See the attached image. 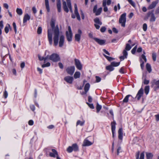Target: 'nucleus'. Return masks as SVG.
I'll list each match as a JSON object with an SVG mask.
<instances>
[{
	"instance_id": "obj_1",
	"label": "nucleus",
	"mask_w": 159,
	"mask_h": 159,
	"mask_svg": "<svg viewBox=\"0 0 159 159\" xmlns=\"http://www.w3.org/2000/svg\"><path fill=\"white\" fill-rule=\"evenodd\" d=\"M50 24L52 29L54 32L53 38L54 44L55 46H56L58 44L59 34L58 26L57 25H56L55 27V22L53 20H51Z\"/></svg>"
},
{
	"instance_id": "obj_2",
	"label": "nucleus",
	"mask_w": 159,
	"mask_h": 159,
	"mask_svg": "<svg viewBox=\"0 0 159 159\" xmlns=\"http://www.w3.org/2000/svg\"><path fill=\"white\" fill-rule=\"evenodd\" d=\"M48 59H49L53 62H56L60 60V57L59 55L57 54L53 53L51 55L49 56Z\"/></svg>"
},
{
	"instance_id": "obj_3",
	"label": "nucleus",
	"mask_w": 159,
	"mask_h": 159,
	"mask_svg": "<svg viewBox=\"0 0 159 159\" xmlns=\"http://www.w3.org/2000/svg\"><path fill=\"white\" fill-rule=\"evenodd\" d=\"M126 13L122 14L119 19V23L121 24V26L123 27L125 26V23L126 21Z\"/></svg>"
},
{
	"instance_id": "obj_4",
	"label": "nucleus",
	"mask_w": 159,
	"mask_h": 159,
	"mask_svg": "<svg viewBox=\"0 0 159 159\" xmlns=\"http://www.w3.org/2000/svg\"><path fill=\"white\" fill-rule=\"evenodd\" d=\"M68 31L66 32V34L67 40L69 42H70L72 40V33L71 27L69 26L68 27Z\"/></svg>"
},
{
	"instance_id": "obj_5",
	"label": "nucleus",
	"mask_w": 159,
	"mask_h": 159,
	"mask_svg": "<svg viewBox=\"0 0 159 159\" xmlns=\"http://www.w3.org/2000/svg\"><path fill=\"white\" fill-rule=\"evenodd\" d=\"M94 21L96 24H94V26L97 29H99L100 27L99 25H101L102 22L100 21L98 18H96L94 20Z\"/></svg>"
},
{
	"instance_id": "obj_6",
	"label": "nucleus",
	"mask_w": 159,
	"mask_h": 159,
	"mask_svg": "<svg viewBox=\"0 0 159 159\" xmlns=\"http://www.w3.org/2000/svg\"><path fill=\"white\" fill-rule=\"evenodd\" d=\"M75 70V67L74 66L68 67L66 69V71L67 73L71 75H73Z\"/></svg>"
},
{
	"instance_id": "obj_7",
	"label": "nucleus",
	"mask_w": 159,
	"mask_h": 159,
	"mask_svg": "<svg viewBox=\"0 0 159 159\" xmlns=\"http://www.w3.org/2000/svg\"><path fill=\"white\" fill-rule=\"evenodd\" d=\"M116 124V122L115 121H113L111 123V131L112 134V137L113 138L115 137Z\"/></svg>"
},
{
	"instance_id": "obj_8",
	"label": "nucleus",
	"mask_w": 159,
	"mask_h": 159,
	"mask_svg": "<svg viewBox=\"0 0 159 159\" xmlns=\"http://www.w3.org/2000/svg\"><path fill=\"white\" fill-rule=\"evenodd\" d=\"M75 64L76 67L79 70H81L82 69V66L80 61L77 59H75Z\"/></svg>"
},
{
	"instance_id": "obj_9",
	"label": "nucleus",
	"mask_w": 159,
	"mask_h": 159,
	"mask_svg": "<svg viewBox=\"0 0 159 159\" xmlns=\"http://www.w3.org/2000/svg\"><path fill=\"white\" fill-rule=\"evenodd\" d=\"M48 37L49 43L50 45H52V34L51 29L48 30Z\"/></svg>"
},
{
	"instance_id": "obj_10",
	"label": "nucleus",
	"mask_w": 159,
	"mask_h": 159,
	"mask_svg": "<svg viewBox=\"0 0 159 159\" xmlns=\"http://www.w3.org/2000/svg\"><path fill=\"white\" fill-rule=\"evenodd\" d=\"M143 89L141 88L139 90V91L135 98H136L138 100H139L141 97L143 96Z\"/></svg>"
},
{
	"instance_id": "obj_11",
	"label": "nucleus",
	"mask_w": 159,
	"mask_h": 159,
	"mask_svg": "<svg viewBox=\"0 0 159 159\" xmlns=\"http://www.w3.org/2000/svg\"><path fill=\"white\" fill-rule=\"evenodd\" d=\"M78 34H76L75 35V40L78 42H79L81 38V35L82 34V31L80 29L78 30Z\"/></svg>"
},
{
	"instance_id": "obj_12",
	"label": "nucleus",
	"mask_w": 159,
	"mask_h": 159,
	"mask_svg": "<svg viewBox=\"0 0 159 159\" xmlns=\"http://www.w3.org/2000/svg\"><path fill=\"white\" fill-rule=\"evenodd\" d=\"M65 41V37L63 35H61L60 36L59 41V46L60 47H62L64 44Z\"/></svg>"
},
{
	"instance_id": "obj_13",
	"label": "nucleus",
	"mask_w": 159,
	"mask_h": 159,
	"mask_svg": "<svg viewBox=\"0 0 159 159\" xmlns=\"http://www.w3.org/2000/svg\"><path fill=\"white\" fill-rule=\"evenodd\" d=\"M74 8H75V10H74V13L75 15L76 16L77 19L79 20H80V15L78 13V11L77 7L76 4H75L74 5Z\"/></svg>"
},
{
	"instance_id": "obj_14",
	"label": "nucleus",
	"mask_w": 159,
	"mask_h": 159,
	"mask_svg": "<svg viewBox=\"0 0 159 159\" xmlns=\"http://www.w3.org/2000/svg\"><path fill=\"white\" fill-rule=\"evenodd\" d=\"M148 16L150 17V21L154 22L155 21L156 18L155 17L154 14L152 12H149L148 14Z\"/></svg>"
},
{
	"instance_id": "obj_15",
	"label": "nucleus",
	"mask_w": 159,
	"mask_h": 159,
	"mask_svg": "<svg viewBox=\"0 0 159 159\" xmlns=\"http://www.w3.org/2000/svg\"><path fill=\"white\" fill-rule=\"evenodd\" d=\"M73 79V77L70 76H66L64 78V80L69 84H71L72 83Z\"/></svg>"
},
{
	"instance_id": "obj_16",
	"label": "nucleus",
	"mask_w": 159,
	"mask_h": 159,
	"mask_svg": "<svg viewBox=\"0 0 159 159\" xmlns=\"http://www.w3.org/2000/svg\"><path fill=\"white\" fill-rule=\"evenodd\" d=\"M94 40L100 45H103L105 44V40H104L96 38H93Z\"/></svg>"
},
{
	"instance_id": "obj_17",
	"label": "nucleus",
	"mask_w": 159,
	"mask_h": 159,
	"mask_svg": "<svg viewBox=\"0 0 159 159\" xmlns=\"http://www.w3.org/2000/svg\"><path fill=\"white\" fill-rule=\"evenodd\" d=\"M152 87H154L155 90H156L159 88V80L156 81L154 80L152 85Z\"/></svg>"
},
{
	"instance_id": "obj_18",
	"label": "nucleus",
	"mask_w": 159,
	"mask_h": 159,
	"mask_svg": "<svg viewBox=\"0 0 159 159\" xmlns=\"http://www.w3.org/2000/svg\"><path fill=\"white\" fill-rule=\"evenodd\" d=\"M52 152H50L49 153V156L51 157H55L57 155H58V152L55 149H52Z\"/></svg>"
},
{
	"instance_id": "obj_19",
	"label": "nucleus",
	"mask_w": 159,
	"mask_h": 159,
	"mask_svg": "<svg viewBox=\"0 0 159 159\" xmlns=\"http://www.w3.org/2000/svg\"><path fill=\"white\" fill-rule=\"evenodd\" d=\"M118 138L119 139L122 140L123 139V129L122 128H120L118 131Z\"/></svg>"
},
{
	"instance_id": "obj_20",
	"label": "nucleus",
	"mask_w": 159,
	"mask_h": 159,
	"mask_svg": "<svg viewBox=\"0 0 159 159\" xmlns=\"http://www.w3.org/2000/svg\"><path fill=\"white\" fill-rule=\"evenodd\" d=\"M92 144V143L91 142L87 139H85L83 142V146H89Z\"/></svg>"
},
{
	"instance_id": "obj_21",
	"label": "nucleus",
	"mask_w": 159,
	"mask_h": 159,
	"mask_svg": "<svg viewBox=\"0 0 159 159\" xmlns=\"http://www.w3.org/2000/svg\"><path fill=\"white\" fill-rule=\"evenodd\" d=\"M30 16L28 14H26L24 16L23 20V22L24 23H26L27 20H29L30 19Z\"/></svg>"
},
{
	"instance_id": "obj_22",
	"label": "nucleus",
	"mask_w": 159,
	"mask_h": 159,
	"mask_svg": "<svg viewBox=\"0 0 159 159\" xmlns=\"http://www.w3.org/2000/svg\"><path fill=\"white\" fill-rule=\"evenodd\" d=\"M158 3V2L157 1H154L152 2L151 4L149 5L148 6V9H151L154 8L156 6Z\"/></svg>"
},
{
	"instance_id": "obj_23",
	"label": "nucleus",
	"mask_w": 159,
	"mask_h": 159,
	"mask_svg": "<svg viewBox=\"0 0 159 159\" xmlns=\"http://www.w3.org/2000/svg\"><path fill=\"white\" fill-rule=\"evenodd\" d=\"M62 4L63 8L64 11L66 13H68L69 11V9L66 5V2L65 1L63 2Z\"/></svg>"
},
{
	"instance_id": "obj_24",
	"label": "nucleus",
	"mask_w": 159,
	"mask_h": 159,
	"mask_svg": "<svg viewBox=\"0 0 159 159\" xmlns=\"http://www.w3.org/2000/svg\"><path fill=\"white\" fill-rule=\"evenodd\" d=\"M57 7L58 12H59L61 11V3L60 0H57Z\"/></svg>"
},
{
	"instance_id": "obj_25",
	"label": "nucleus",
	"mask_w": 159,
	"mask_h": 159,
	"mask_svg": "<svg viewBox=\"0 0 159 159\" xmlns=\"http://www.w3.org/2000/svg\"><path fill=\"white\" fill-rule=\"evenodd\" d=\"M102 6L104 7L103 11L105 12H107L108 11V8L106 6V0H103L102 2Z\"/></svg>"
},
{
	"instance_id": "obj_26",
	"label": "nucleus",
	"mask_w": 159,
	"mask_h": 159,
	"mask_svg": "<svg viewBox=\"0 0 159 159\" xmlns=\"http://www.w3.org/2000/svg\"><path fill=\"white\" fill-rule=\"evenodd\" d=\"M66 1L67 2L68 7L69 8L70 11L71 12H72V10L70 0H66Z\"/></svg>"
},
{
	"instance_id": "obj_27",
	"label": "nucleus",
	"mask_w": 159,
	"mask_h": 159,
	"mask_svg": "<svg viewBox=\"0 0 159 159\" xmlns=\"http://www.w3.org/2000/svg\"><path fill=\"white\" fill-rule=\"evenodd\" d=\"M49 57V55H47L46 57L44 58L43 57H41L39 55H38V57L39 60L42 61L43 60H44V63L46 62L47 59H48Z\"/></svg>"
},
{
	"instance_id": "obj_28",
	"label": "nucleus",
	"mask_w": 159,
	"mask_h": 159,
	"mask_svg": "<svg viewBox=\"0 0 159 159\" xmlns=\"http://www.w3.org/2000/svg\"><path fill=\"white\" fill-rule=\"evenodd\" d=\"M72 147L73 149V150L74 151H77L79 150L78 147L76 143H74L72 144Z\"/></svg>"
},
{
	"instance_id": "obj_29",
	"label": "nucleus",
	"mask_w": 159,
	"mask_h": 159,
	"mask_svg": "<svg viewBox=\"0 0 159 159\" xmlns=\"http://www.w3.org/2000/svg\"><path fill=\"white\" fill-rule=\"evenodd\" d=\"M45 5L46 7V9L48 12L50 11V7L49 4L48 0H45Z\"/></svg>"
},
{
	"instance_id": "obj_30",
	"label": "nucleus",
	"mask_w": 159,
	"mask_h": 159,
	"mask_svg": "<svg viewBox=\"0 0 159 159\" xmlns=\"http://www.w3.org/2000/svg\"><path fill=\"white\" fill-rule=\"evenodd\" d=\"M90 87V84L89 83H87L85 85L84 87V90L85 91V93H86L88 91Z\"/></svg>"
},
{
	"instance_id": "obj_31",
	"label": "nucleus",
	"mask_w": 159,
	"mask_h": 159,
	"mask_svg": "<svg viewBox=\"0 0 159 159\" xmlns=\"http://www.w3.org/2000/svg\"><path fill=\"white\" fill-rule=\"evenodd\" d=\"M146 156L147 159H152L153 155L151 153L146 152Z\"/></svg>"
},
{
	"instance_id": "obj_32",
	"label": "nucleus",
	"mask_w": 159,
	"mask_h": 159,
	"mask_svg": "<svg viewBox=\"0 0 159 159\" xmlns=\"http://www.w3.org/2000/svg\"><path fill=\"white\" fill-rule=\"evenodd\" d=\"M146 69L149 73H150L152 71L151 66L148 63H147L146 66Z\"/></svg>"
},
{
	"instance_id": "obj_33",
	"label": "nucleus",
	"mask_w": 159,
	"mask_h": 159,
	"mask_svg": "<svg viewBox=\"0 0 159 159\" xmlns=\"http://www.w3.org/2000/svg\"><path fill=\"white\" fill-rule=\"evenodd\" d=\"M129 97H132V96L130 95H127L123 99V102L124 103L127 102L129 100Z\"/></svg>"
},
{
	"instance_id": "obj_34",
	"label": "nucleus",
	"mask_w": 159,
	"mask_h": 159,
	"mask_svg": "<svg viewBox=\"0 0 159 159\" xmlns=\"http://www.w3.org/2000/svg\"><path fill=\"white\" fill-rule=\"evenodd\" d=\"M106 68L107 70L110 71H112L114 70V68L111 64L110 65L107 66Z\"/></svg>"
},
{
	"instance_id": "obj_35",
	"label": "nucleus",
	"mask_w": 159,
	"mask_h": 159,
	"mask_svg": "<svg viewBox=\"0 0 159 159\" xmlns=\"http://www.w3.org/2000/svg\"><path fill=\"white\" fill-rule=\"evenodd\" d=\"M80 72L76 71L75 72L74 75V77L76 79L80 78Z\"/></svg>"
},
{
	"instance_id": "obj_36",
	"label": "nucleus",
	"mask_w": 159,
	"mask_h": 159,
	"mask_svg": "<svg viewBox=\"0 0 159 159\" xmlns=\"http://www.w3.org/2000/svg\"><path fill=\"white\" fill-rule=\"evenodd\" d=\"M102 10V7H100L99 8L98 10H97L95 12V15L96 16H98L99 15Z\"/></svg>"
},
{
	"instance_id": "obj_37",
	"label": "nucleus",
	"mask_w": 159,
	"mask_h": 159,
	"mask_svg": "<svg viewBox=\"0 0 159 159\" xmlns=\"http://www.w3.org/2000/svg\"><path fill=\"white\" fill-rule=\"evenodd\" d=\"M85 123V120H83L82 121H81L80 120H78L77 121L76 123V126L80 125V126H83Z\"/></svg>"
},
{
	"instance_id": "obj_38",
	"label": "nucleus",
	"mask_w": 159,
	"mask_h": 159,
	"mask_svg": "<svg viewBox=\"0 0 159 159\" xmlns=\"http://www.w3.org/2000/svg\"><path fill=\"white\" fill-rule=\"evenodd\" d=\"M149 86H146L144 88V92L147 95L149 92Z\"/></svg>"
},
{
	"instance_id": "obj_39",
	"label": "nucleus",
	"mask_w": 159,
	"mask_h": 159,
	"mask_svg": "<svg viewBox=\"0 0 159 159\" xmlns=\"http://www.w3.org/2000/svg\"><path fill=\"white\" fill-rule=\"evenodd\" d=\"M16 12L19 15H21L23 13L22 9L20 8H17L16 10Z\"/></svg>"
},
{
	"instance_id": "obj_40",
	"label": "nucleus",
	"mask_w": 159,
	"mask_h": 159,
	"mask_svg": "<svg viewBox=\"0 0 159 159\" xmlns=\"http://www.w3.org/2000/svg\"><path fill=\"white\" fill-rule=\"evenodd\" d=\"M120 62H112L111 63V65L112 66L116 67L119 65L120 64Z\"/></svg>"
},
{
	"instance_id": "obj_41",
	"label": "nucleus",
	"mask_w": 159,
	"mask_h": 159,
	"mask_svg": "<svg viewBox=\"0 0 159 159\" xmlns=\"http://www.w3.org/2000/svg\"><path fill=\"white\" fill-rule=\"evenodd\" d=\"M102 108V106L99 104L97 103V104L96 106V109H97V113L99 112L100 111Z\"/></svg>"
},
{
	"instance_id": "obj_42",
	"label": "nucleus",
	"mask_w": 159,
	"mask_h": 159,
	"mask_svg": "<svg viewBox=\"0 0 159 159\" xmlns=\"http://www.w3.org/2000/svg\"><path fill=\"white\" fill-rule=\"evenodd\" d=\"M3 27V21L1 20L0 21V35H1L2 33V29Z\"/></svg>"
},
{
	"instance_id": "obj_43",
	"label": "nucleus",
	"mask_w": 159,
	"mask_h": 159,
	"mask_svg": "<svg viewBox=\"0 0 159 159\" xmlns=\"http://www.w3.org/2000/svg\"><path fill=\"white\" fill-rule=\"evenodd\" d=\"M103 55L104 57L109 61H111L114 59V58L108 56L104 54H103Z\"/></svg>"
},
{
	"instance_id": "obj_44",
	"label": "nucleus",
	"mask_w": 159,
	"mask_h": 159,
	"mask_svg": "<svg viewBox=\"0 0 159 159\" xmlns=\"http://www.w3.org/2000/svg\"><path fill=\"white\" fill-rule=\"evenodd\" d=\"M128 2L131 4L133 7H135V4L134 2L132 1V0H127Z\"/></svg>"
},
{
	"instance_id": "obj_45",
	"label": "nucleus",
	"mask_w": 159,
	"mask_h": 159,
	"mask_svg": "<svg viewBox=\"0 0 159 159\" xmlns=\"http://www.w3.org/2000/svg\"><path fill=\"white\" fill-rule=\"evenodd\" d=\"M50 63L49 62H48L46 64H43L42 65V67L44 68L47 67H49L50 66Z\"/></svg>"
},
{
	"instance_id": "obj_46",
	"label": "nucleus",
	"mask_w": 159,
	"mask_h": 159,
	"mask_svg": "<svg viewBox=\"0 0 159 159\" xmlns=\"http://www.w3.org/2000/svg\"><path fill=\"white\" fill-rule=\"evenodd\" d=\"M67 151L69 153L71 152L73 150V149L71 146H69L67 149Z\"/></svg>"
},
{
	"instance_id": "obj_47",
	"label": "nucleus",
	"mask_w": 159,
	"mask_h": 159,
	"mask_svg": "<svg viewBox=\"0 0 159 159\" xmlns=\"http://www.w3.org/2000/svg\"><path fill=\"white\" fill-rule=\"evenodd\" d=\"M42 27L41 26L39 27L38 28L37 31V33L38 34H40L42 33Z\"/></svg>"
},
{
	"instance_id": "obj_48",
	"label": "nucleus",
	"mask_w": 159,
	"mask_h": 159,
	"mask_svg": "<svg viewBox=\"0 0 159 159\" xmlns=\"http://www.w3.org/2000/svg\"><path fill=\"white\" fill-rule=\"evenodd\" d=\"M131 47L129 44L128 43L126 44L125 47V49L126 50L129 51L131 49Z\"/></svg>"
},
{
	"instance_id": "obj_49",
	"label": "nucleus",
	"mask_w": 159,
	"mask_h": 159,
	"mask_svg": "<svg viewBox=\"0 0 159 159\" xmlns=\"http://www.w3.org/2000/svg\"><path fill=\"white\" fill-rule=\"evenodd\" d=\"M147 25L146 23H144L143 25V30L145 31L147 30Z\"/></svg>"
},
{
	"instance_id": "obj_50",
	"label": "nucleus",
	"mask_w": 159,
	"mask_h": 159,
	"mask_svg": "<svg viewBox=\"0 0 159 159\" xmlns=\"http://www.w3.org/2000/svg\"><path fill=\"white\" fill-rule=\"evenodd\" d=\"M12 25H13L15 32V33H16V32H17V30H16V23L15 22H13V23Z\"/></svg>"
},
{
	"instance_id": "obj_51",
	"label": "nucleus",
	"mask_w": 159,
	"mask_h": 159,
	"mask_svg": "<svg viewBox=\"0 0 159 159\" xmlns=\"http://www.w3.org/2000/svg\"><path fill=\"white\" fill-rule=\"evenodd\" d=\"M8 93L7 91L5 89V91L3 93V96L5 98H6L8 96Z\"/></svg>"
},
{
	"instance_id": "obj_52",
	"label": "nucleus",
	"mask_w": 159,
	"mask_h": 159,
	"mask_svg": "<svg viewBox=\"0 0 159 159\" xmlns=\"http://www.w3.org/2000/svg\"><path fill=\"white\" fill-rule=\"evenodd\" d=\"M152 57L153 60L154 61H155L156 60V54L155 53H153L152 54Z\"/></svg>"
},
{
	"instance_id": "obj_53",
	"label": "nucleus",
	"mask_w": 159,
	"mask_h": 159,
	"mask_svg": "<svg viewBox=\"0 0 159 159\" xmlns=\"http://www.w3.org/2000/svg\"><path fill=\"white\" fill-rule=\"evenodd\" d=\"M106 29V28L104 26L102 27L100 29V31L102 32H104Z\"/></svg>"
},
{
	"instance_id": "obj_54",
	"label": "nucleus",
	"mask_w": 159,
	"mask_h": 159,
	"mask_svg": "<svg viewBox=\"0 0 159 159\" xmlns=\"http://www.w3.org/2000/svg\"><path fill=\"white\" fill-rule=\"evenodd\" d=\"M95 77L96 78V82H99L101 81V78L100 77L98 76H96Z\"/></svg>"
},
{
	"instance_id": "obj_55",
	"label": "nucleus",
	"mask_w": 159,
	"mask_h": 159,
	"mask_svg": "<svg viewBox=\"0 0 159 159\" xmlns=\"http://www.w3.org/2000/svg\"><path fill=\"white\" fill-rule=\"evenodd\" d=\"M87 104L88 105L89 107L91 109H93L94 108V107L93 104H90L88 102H87Z\"/></svg>"
},
{
	"instance_id": "obj_56",
	"label": "nucleus",
	"mask_w": 159,
	"mask_h": 159,
	"mask_svg": "<svg viewBox=\"0 0 159 159\" xmlns=\"http://www.w3.org/2000/svg\"><path fill=\"white\" fill-rule=\"evenodd\" d=\"M149 82V80H147L146 79H144L143 83L144 84H148Z\"/></svg>"
},
{
	"instance_id": "obj_57",
	"label": "nucleus",
	"mask_w": 159,
	"mask_h": 159,
	"mask_svg": "<svg viewBox=\"0 0 159 159\" xmlns=\"http://www.w3.org/2000/svg\"><path fill=\"white\" fill-rule=\"evenodd\" d=\"M144 152H142L140 154L139 159H144Z\"/></svg>"
},
{
	"instance_id": "obj_58",
	"label": "nucleus",
	"mask_w": 159,
	"mask_h": 159,
	"mask_svg": "<svg viewBox=\"0 0 159 159\" xmlns=\"http://www.w3.org/2000/svg\"><path fill=\"white\" fill-rule=\"evenodd\" d=\"M123 56L125 57V58L127 57V56L128 54L127 52L125 50H124L123 51Z\"/></svg>"
},
{
	"instance_id": "obj_59",
	"label": "nucleus",
	"mask_w": 159,
	"mask_h": 159,
	"mask_svg": "<svg viewBox=\"0 0 159 159\" xmlns=\"http://www.w3.org/2000/svg\"><path fill=\"white\" fill-rule=\"evenodd\" d=\"M4 30L6 33H7L9 31V28L7 26H6L4 28Z\"/></svg>"
},
{
	"instance_id": "obj_60",
	"label": "nucleus",
	"mask_w": 159,
	"mask_h": 159,
	"mask_svg": "<svg viewBox=\"0 0 159 159\" xmlns=\"http://www.w3.org/2000/svg\"><path fill=\"white\" fill-rule=\"evenodd\" d=\"M124 69L123 67H122L119 70V72L120 73L122 74H124Z\"/></svg>"
},
{
	"instance_id": "obj_61",
	"label": "nucleus",
	"mask_w": 159,
	"mask_h": 159,
	"mask_svg": "<svg viewBox=\"0 0 159 159\" xmlns=\"http://www.w3.org/2000/svg\"><path fill=\"white\" fill-rule=\"evenodd\" d=\"M121 148L120 147H119L117 149V155H118L120 152V150H121Z\"/></svg>"
},
{
	"instance_id": "obj_62",
	"label": "nucleus",
	"mask_w": 159,
	"mask_h": 159,
	"mask_svg": "<svg viewBox=\"0 0 159 159\" xmlns=\"http://www.w3.org/2000/svg\"><path fill=\"white\" fill-rule=\"evenodd\" d=\"M141 57L143 59L145 62L147 61V59L146 58L144 54H142L141 55Z\"/></svg>"
},
{
	"instance_id": "obj_63",
	"label": "nucleus",
	"mask_w": 159,
	"mask_h": 159,
	"mask_svg": "<svg viewBox=\"0 0 159 159\" xmlns=\"http://www.w3.org/2000/svg\"><path fill=\"white\" fill-rule=\"evenodd\" d=\"M58 66L61 69H62L63 68V66L61 63L59 62L58 63Z\"/></svg>"
},
{
	"instance_id": "obj_64",
	"label": "nucleus",
	"mask_w": 159,
	"mask_h": 159,
	"mask_svg": "<svg viewBox=\"0 0 159 159\" xmlns=\"http://www.w3.org/2000/svg\"><path fill=\"white\" fill-rule=\"evenodd\" d=\"M156 118V120L157 121H159V114L156 115L155 116Z\"/></svg>"
}]
</instances>
